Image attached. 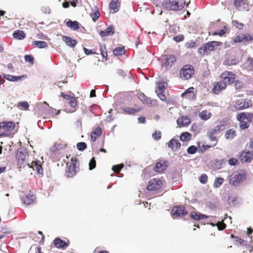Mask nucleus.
Wrapping results in <instances>:
<instances>
[{
	"instance_id": "44",
	"label": "nucleus",
	"mask_w": 253,
	"mask_h": 253,
	"mask_svg": "<svg viewBox=\"0 0 253 253\" xmlns=\"http://www.w3.org/2000/svg\"><path fill=\"white\" fill-rule=\"evenodd\" d=\"M100 51L103 58L107 60V52L106 47L103 45H100Z\"/></svg>"
},
{
	"instance_id": "51",
	"label": "nucleus",
	"mask_w": 253,
	"mask_h": 253,
	"mask_svg": "<svg viewBox=\"0 0 253 253\" xmlns=\"http://www.w3.org/2000/svg\"><path fill=\"white\" fill-rule=\"evenodd\" d=\"M226 29H227L226 27L224 26L223 29L220 30V31H219L218 32H217V31L214 32L213 33V35H215V36L219 35L220 36H221L223 35L224 34H225V33L226 32Z\"/></svg>"
},
{
	"instance_id": "27",
	"label": "nucleus",
	"mask_w": 253,
	"mask_h": 253,
	"mask_svg": "<svg viewBox=\"0 0 253 253\" xmlns=\"http://www.w3.org/2000/svg\"><path fill=\"white\" fill-rule=\"evenodd\" d=\"M90 16L94 22H95L98 19L100 16V13L99 12L98 8L97 6L94 5L92 8V11L90 13Z\"/></svg>"
},
{
	"instance_id": "6",
	"label": "nucleus",
	"mask_w": 253,
	"mask_h": 253,
	"mask_svg": "<svg viewBox=\"0 0 253 253\" xmlns=\"http://www.w3.org/2000/svg\"><path fill=\"white\" fill-rule=\"evenodd\" d=\"M157 86L155 89V92L159 98L163 101L166 100V97L164 94L165 84L164 83L159 82L157 83Z\"/></svg>"
},
{
	"instance_id": "26",
	"label": "nucleus",
	"mask_w": 253,
	"mask_h": 253,
	"mask_svg": "<svg viewBox=\"0 0 253 253\" xmlns=\"http://www.w3.org/2000/svg\"><path fill=\"white\" fill-rule=\"evenodd\" d=\"M2 76L6 80L13 82H17L25 78V76L24 75L20 76H15L10 75H6L4 74H2Z\"/></svg>"
},
{
	"instance_id": "53",
	"label": "nucleus",
	"mask_w": 253,
	"mask_h": 253,
	"mask_svg": "<svg viewBox=\"0 0 253 253\" xmlns=\"http://www.w3.org/2000/svg\"><path fill=\"white\" fill-rule=\"evenodd\" d=\"M18 106L23 107L25 110H28L29 105L27 101L20 102L18 103Z\"/></svg>"
},
{
	"instance_id": "58",
	"label": "nucleus",
	"mask_w": 253,
	"mask_h": 253,
	"mask_svg": "<svg viewBox=\"0 0 253 253\" xmlns=\"http://www.w3.org/2000/svg\"><path fill=\"white\" fill-rule=\"evenodd\" d=\"M243 34H241L234 38V42L235 43L243 42Z\"/></svg>"
},
{
	"instance_id": "42",
	"label": "nucleus",
	"mask_w": 253,
	"mask_h": 253,
	"mask_svg": "<svg viewBox=\"0 0 253 253\" xmlns=\"http://www.w3.org/2000/svg\"><path fill=\"white\" fill-rule=\"evenodd\" d=\"M191 137V134L188 132H182L180 136V139L182 141H188Z\"/></svg>"
},
{
	"instance_id": "37",
	"label": "nucleus",
	"mask_w": 253,
	"mask_h": 253,
	"mask_svg": "<svg viewBox=\"0 0 253 253\" xmlns=\"http://www.w3.org/2000/svg\"><path fill=\"white\" fill-rule=\"evenodd\" d=\"M66 24L68 27L75 31L78 30L79 28V23L76 21L69 20L67 22Z\"/></svg>"
},
{
	"instance_id": "38",
	"label": "nucleus",
	"mask_w": 253,
	"mask_h": 253,
	"mask_svg": "<svg viewBox=\"0 0 253 253\" xmlns=\"http://www.w3.org/2000/svg\"><path fill=\"white\" fill-rule=\"evenodd\" d=\"M32 44L35 47L39 48H44L47 47V43L44 41H34Z\"/></svg>"
},
{
	"instance_id": "50",
	"label": "nucleus",
	"mask_w": 253,
	"mask_h": 253,
	"mask_svg": "<svg viewBox=\"0 0 253 253\" xmlns=\"http://www.w3.org/2000/svg\"><path fill=\"white\" fill-rule=\"evenodd\" d=\"M96 167V162L94 158H92L89 163V169L92 170Z\"/></svg>"
},
{
	"instance_id": "8",
	"label": "nucleus",
	"mask_w": 253,
	"mask_h": 253,
	"mask_svg": "<svg viewBox=\"0 0 253 253\" xmlns=\"http://www.w3.org/2000/svg\"><path fill=\"white\" fill-rule=\"evenodd\" d=\"M252 102L249 100L239 99L235 102V107L237 110H243L251 106Z\"/></svg>"
},
{
	"instance_id": "46",
	"label": "nucleus",
	"mask_w": 253,
	"mask_h": 253,
	"mask_svg": "<svg viewBox=\"0 0 253 253\" xmlns=\"http://www.w3.org/2000/svg\"><path fill=\"white\" fill-rule=\"evenodd\" d=\"M86 144L85 142H79L77 144V149L81 151L84 150L86 148Z\"/></svg>"
},
{
	"instance_id": "33",
	"label": "nucleus",
	"mask_w": 253,
	"mask_h": 253,
	"mask_svg": "<svg viewBox=\"0 0 253 253\" xmlns=\"http://www.w3.org/2000/svg\"><path fill=\"white\" fill-rule=\"evenodd\" d=\"M138 98L143 104L147 105L152 104V101L151 100L150 98L146 97L143 93H139L138 94Z\"/></svg>"
},
{
	"instance_id": "29",
	"label": "nucleus",
	"mask_w": 253,
	"mask_h": 253,
	"mask_svg": "<svg viewBox=\"0 0 253 253\" xmlns=\"http://www.w3.org/2000/svg\"><path fill=\"white\" fill-rule=\"evenodd\" d=\"M35 199L36 198L34 195H26L21 198L22 202L26 205H30Z\"/></svg>"
},
{
	"instance_id": "16",
	"label": "nucleus",
	"mask_w": 253,
	"mask_h": 253,
	"mask_svg": "<svg viewBox=\"0 0 253 253\" xmlns=\"http://www.w3.org/2000/svg\"><path fill=\"white\" fill-rule=\"evenodd\" d=\"M15 127V124L13 122H1L0 123V129H3L4 131H10Z\"/></svg>"
},
{
	"instance_id": "22",
	"label": "nucleus",
	"mask_w": 253,
	"mask_h": 253,
	"mask_svg": "<svg viewBox=\"0 0 253 253\" xmlns=\"http://www.w3.org/2000/svg\"><path fill=\"white\" fill-rule=\"evenodd\" d=\"M62 40L66 43L67 46L71 47H75L77 44L76 40L73 39L68 36H63L62 37Z\"/></svg>"
},
{
	"instance_id": "54",
	"label": "nucleus",
	"mask_w": 253,
	"mask_h": 253,
	"mask_svg": "<svg viewBox=\"0 0 253 253\" xmlns=\"http://www.w3.org/2000/svg\"><path fill=\"white\" fill-rule=\"evenodd\" d=\"M152 137L154 139L159 140L161 138V132L160 131H155L152 134Z\"/></svg>"
},
{
	"instance_id": "10",
	"label": "nucleus",
	"mask_w": 253,
	"mask_h": 253,
	"mask_svg": "<svg viewBox=\"0 0 253 253\" xmlns=\"http://www.w3.org/2000/svg\"><path fill=\"white\" fill-rule=\"evenodd\" d=\"M71 161L72 163L70 164V165H68V163L67 164L68 166V169L66 170V175L68 177H72L76 173L75 166L76 162V158H72Z\"/></svg>"
},
{
	"instance_id": "18",
	"label": "nucleus",
	"mask_w": 253,
	"mask_h": 253,
	"mask_svg": "<svg viewBox=\"0 0 253 253\" xmlns=\"http://www.w3.org/2000/svg\"><path fill=\"white\" fill-rule=\"evenodd\" d=\"M167 167L166 161L160 160L156 163L154 169L158 172H162L167 169Z\"/></svg>"
},
{
	"instance_id": "11",
	"label": "nucleus",
	"mask_w": 253,
	"mask_h": 253,
	"mask_svg": "<svg viewBox=\"0 0 253 253\" xmlns=\"http://www.w3.org/2000/svg\"><path fill=\"white\" fill-rule=\"evenodd\" d=\"M234 5L240 11L248 10L249 4L246 0H234Z\"/></svg>"
},
{
	"instance_id": "19",
	"label": "nucleus",
	"mask_w": 253,
	"mask_h": 253,
	"mask_svg": "<svg viewBox=\"0 0 253 253\" xmlns=\"http://www.w3.org/2000/svg\"><path fill=\"white\" fill-rule=\"evenodd\" d=\"M191 123V120L187 116H182L179 117L177 120V124L180 126H184L188 125Z\"/></svg>"
},
{
	"instance_id": "45",
	"label": "nucleus",
	"mask_w": 253,
	"mask_h": 253,
	"mask_svg": "<svg viewBox=\"0 0 253 253\" xmlns=\"http://www.w3.org/2000/svg\"><path fill=\"white\" fill-rule=\"evenodd\" d=\"M243 42L253 41V35L243 34Z\"/></svg>"
},
{
	"instance_id": "5",
	"label": "nucleus",
	"mask_w": 253,
	"mask_h": 253,
	"mask_svg": "<svg viewBox=\"0 0 253 253\" xmlns=\"http://www.w3.org/2000/svg\"><path fill=\"white\" fill-rule=\"evenodd\" d=\"M162 181L158 179H153L148 183L147 189L149 191L159 190L162 186Z\"/></svg>"
},
{
	"instance_id": "40",
	"label": "nucleus",
	"mask_w": 253,
	"mask_h": 253,
	"mask_svg": "<svg viewBox=\"0 0 253 253\" xmlns=\"http://www.w3.org/2000/svg\"><path fill=\"white\" fill-rule=\"evenodd\" d=\"M241 116L239 117L240 118H244L249 123L253 122V114L252 113H241Z\"/></svg>"
},
{
	"instance_id": "7",
	"label": "nucleus",
	"mask_w": 253,
	"mask_h": 253,
	"mask_svg": "<svg viewBox=\"0 0 253 253\" xmlns=\"http://www.w3.org/2000/svg\"><path fill=\"white\" fill-rule=\"evenodd\" d=\"M171 214L174 217H182L187 214L188 212L184 207L179 206L175 207L172 209Z\"/></svg>"
},
{
	"instance_id": "43",
	"label": "nucleus",
	"mask_w": 253,
	"mask_h": 253,
	"mask_svg": "<svg viewBox=\"0 0 253 253\" xmlns=\"http://www.w3.org/2000/svg\"><path fill=\"white\" fill-rule=\"evenodd\" d=\"M224 178L222 177H217L215 179L213 186L215 188L219 187L224 182Z\"/></svg>"
},
{
	"instance_id": "2",
	"label": "nucleus",
	"mask_w": 253,
	"mask_h": 253,
	"mask_svg": "<svg viewBox=\"0 0 253 253\" xmlns=\"http://www.w3.org/2000/svg\"><path fill=\"white\" fill-rule=\"evenodd\" d=\"M185 2H182L181 0H169L163 2V5L166 9L170 10H179L182 9Z\"/></svg>"
},
{
	"instance_id": "12",
	"label": "nucleus",
	"mask_w": 253,
	"mask_h": 253,
	"mask_svg": "<svg viewBox=\"0 0 253 253\" xmlns=\"http://www.w3.org/2000/svg\"><path fill=\"white\" fill-rule=\"evenodd\" d=\"M253 159V154L250 151H243L240 155V160L242 163H250Z\"/></svg>"
},
{
	"instance_id": "17",
	"label": "nucleus",
	"mask_w": 253,
	"mask_h": 253,
	"mask_svg": "<svg viewBox=\"0 0 253 253\" xmlns=\"http://www.w3.org/2000/svg\"><path fill=\"white\" fill-rule=\"evenodd\" d=\"M169 147L173 151H177L180 147L181 144L175 138L171 139L168 143Z\"/></svg>"
},
{
	"instance_id": "4",
	"label": "nucleus",
	"mask_w": 253,
	"mask_h": 253,
	"mask_svg": "<svg viewBox=\"0 0 253 253\" xmlns=\"http://www.w3.org/2000/svg\"><path fill=\"white\" fill-rule=\"evenodd\" d=\"M194 74V70L193 67L189 65L184 66L180 71V77L185 80L191 78Z\"/></svg>"
},
{
	"instance_id": "28",
	"label": "nucleus",
	"mask_w": 253,
	"mask_h": 253,
	"mask_svg": "<svg viewBox=\"0 0 253 253\" xmlns=\"http://www.w3.org/2000/svg\"><path fill=\"white\" fill-rule=\"evenodd\" d=\"M240 60L235 57L228 58L224 61V65L226 66H232L238 64Z\"/></svg>"
},
{
	"instance_id": "35",
	"label": "nucleus",
	"mask_w": 253,
	"mask_h": 253,
	"mask_svg": "<svg viewBox=\"0 0 253 253\" xmlns=\"http://www.w3.org/2000/svg\"><path fill=\"white\" fill-rule=\"evenodd\" d=\"M25 36L24 32L21 30H16L13 33V38L19 40H23Z\"/></svg>"
},
{
	"instance_id": "59",
	"label": "nucleus",
	"mask_w": 253,
	"mask_h": 253,
	"mask_svg": "<svg viewBox=\"0 0 253 253\" xmlns=\"http://www.w3.org/2000/svg\"><path fill=\"white\" fill-rule=\"evenodd\" d=\"M216 225H217L218 229L219 230H222L226 227V224H224V223L218 222L217 224H216Z\"/></svg>"
},
{
	"instance_id": "36",
	"label": "nucleus",
	"mask_w": 253,
	"mask_h": 253,
	"mask_svg": "<svg viewBox=\"0 0 253 253\" xmlns=\"http://www.w3.org/2000/svg\"><path fill=\"white\" fill-rule=\"evenodd\" d=\"M218 132L216 131V129L213 127L208 131L207 135L211 141H215L216 140V137L215 135Z\"/></svg>"
},
{
	"instance_id": "25",
	"label": "nucleus",
	"mask_w": 253,
	"mask_h": 253,
	"mask_svg": "<svg viewBox=\"0 0 253 253\" xmlns=\"http://www.w3.org/2000/svg\"><path fill=\"white\" fill-rule=\"evenodd\" d=\"M121 109L126 114L132 115L136 113H137L138 112L140 111L141 109V108H134L127 106H124L122 107Z\"/></svg>"
},
{
	"instance_id": "62",
	"label": "nucleus",
	"mask_w": 253,
	"mask_h": 253,
	"mask_svg": "<svg viewBox=\"0 0 253 253\" xmlns=\"http://www.w3.org/2000/svg\"><path fill=\"white\" fill-rule=\"evenodd\" d=\"M235 241L237 243H239L240 245L242 246H244L245 245V241L243 239H240L238 237L236 238Z\"/></svg>"
},
{
	"instance_id": "60",
	"label": "nucleus",
	"mask_w": 253,
	"mask_h": 253,
	"mask_svg": "<svg viewBox=\"0 0 253 253\" xmlns=\"http://www.w3.org/2000/svg\"><path fill=\"white\" fill-rule=\"evenodd\" d=\"M194 90V87H191L188 88L185 91H184L181 95L182 97H184L185 95H186L188 93H190L193 92Z\"/></svg>"
},
{
	"instance_id": "61",
	"label": "nucleus",
	"mask_w": 253,
	"mask_h": 253,
	"mask_svg": "<svg viewBox=\"0 0 253 253\" xmlns=\"http://www.w3.org/2000/svg\"><path fill=\"white\" fill-rule=\"evenodd\" d=\"M42 11L45 14H49L50 12V9L48 6H43L42 9Z\"/></svg>"
},
{
	"instance_id": "48",
	"label": "nucleus",
	"mask_w": 253,
	"mask_h": 253,
	"mask_svg": "<svg viewBox=\"0 0 253 253\" xmlns=\"http://www.w3.org/2000/svg\"><path fill=\"white\" fill-rule=\"evenodd\" d=\"M197 151V148L194 145L189 147L187 149V152L189 154H194Z\"/></svg>"
},
{
	"instance_id": "24",
	"label": "nucleus",
	"mask_w": 253,
	"mask_h": 253,
	"mask_svg": "<svg viewBox=\"0 0 253 253\" xmlns=\"http://www.w3.org/2000/svg\"><path fill=\"white\" fill-rule=\"evenodd\" d=\"M241 116V114H238L236 116V118L238 121L240 122V128L241 129H245L247 128L249 126V122L243 117L242 119L239 118Z\"/></svg>"
},
{
	"instance_id": "49",
	"label": "nucleus",
	"mask_w": 253,
	"mask_h": 253,
	"mask_svg": "<svg viewBox=\"0 0 253 253\" xmlns=\"http://www.w3.org/2000/svg\"><path fill=\"white\" fill-rule=\"evenodd\" d=\"M208 180V176L206 174H202L199 177V181L201 183L205 184Z\"/></svg>"
},
{
	"instance_id": "21",
	"label": "nucleus",
	"mask_w": 253,
	"mask_h": 253,
	"mask_svg": "<svg viewBox=\"0 0 253 253\" xmlns=\"http://www.w3.org/2000/svg\"><path fill=\"white\" fill-rule=\"evenodd\" d=\"M120 3L117 0H112L109 5L110 12L112 13H114L118 11Z\"/></svg>"
},
{
	"instance_id": "20",
	"label": "nucleus",
	"mask_w": 253,
	"mask_h": 253,
	"mask_svg": "<svg viewBox=\"0 0 253 253\" xmlns=\"http://www.w3.org/2000/svg\"><path fill=\"white\" fill-rule=\"evenodd\" d=\"M54 246L58 249H64L69 246V243L63 241L59 238H55L53 241Z\"/></svg>"
},
{
	"instance_id": "15",
	"label": "nucleus",
	"mask_w": 253,
	"mask_h": 253,
	"mask_svg": "<svg viewBox=\"0 0 253 253\" xmlns=\"http://www.w3.org/2000/svg\"><path fill=\"white\" fill-rule=\"evenodd\" d=\"M162 59L164 61L163 66L167 67L169 66H171L175 61L176 58L173 55H165L162 56Z\"/></svg>"
},
{
	"instance_id": "55",
	"label": "nucleus",
	"mask_w": 253,
	"mask_h": 253,
	"mask_svg": "<svg viewBox=\"0 0 253 253\" xmlns=\"http://www.w3.org/2000/svg\"><path fill=\"white\" fill-rule=\"evenodd\" d=\"M238 163V160L236 158H231L228 160V164L230 166H236Z\"/></svg>"
},
{
	"instance_id": "57",
	"label": "nucleus",
	"mask_w": 253,
	"mask_h": 253,
	"mask_svg": "<svg viewBox=\"0 0 253 253\" xmlns=\"http://www.w3.org/2000/svg\"><path fill=\"white\" fill-rule=\"evenodd\" d=\"M35 169L37 170L38 173L41 174L42 172V168L41 165L40 164H39V163H35Z\"/></svg>"
},
{
	"instance_id": "32",
	"label": "nucleus",
	"mask_w": 253,
	"mask_h": 253,
	"mask_svg": "<svg viewBox=\"0 0 253 253\" xmlns=\"http://www.w3.org/2000/svg\"><path fill=\"white\" fill-rule=\"evenodd\" d=\"M102 130L100 127H97L91 134V139L93 142L95 141L96 139L101 135Z\"/></svg>"
},
{
	"instance_id": "41",
	"label": "nucleus",
	"mask_w": 253,
	"mask_h": 253,
	"mask_svg": "<svg viewBox=\"0 0 253 253\" xmlns=\"http://www.w3.org/2000/svg\"><path fill=\"white\" fill-rule=\"evenodd\" d=\"M125 53V49L124 47H117L113 50V54L115 56H121L124 54Z\"/></svg>"
},
{
	"instance_id": "9",
	"label": "nucleus",
	"mask_w": 253,
	"mask_h": 253,
	"mask_svg": "<svg viewBox=\"0 0 253 253\" xmlns=\"http://www.w3.org/2000/svg\"><path fill=\"white\" fill-rule=\"evenodd\" d=\"M220 77L226 84H232L235 81L236 75L231 72L225 71L220 75Z\"/></svg>"
},
{
	"instance_id": "39",
	"label": "nucleus",
	"mask_w": 253,
	"mask_h": 253,
	"mask_svg": "<svg viewBox=\"0 0 253 253\" xmlns=\"http://www.w3.org/2000/svg\"><path fill=\"white\" fill-rule=\"evenodd\" d=\"M236 132L234 129H229L227 130L225 134V137L227 139H233L236 136Z\"/></svg>"
},
{
	"instance_id": "56",
	"label": "nucleus",
	"mask_w": 253,
	"mask_h": 253,
	"mask_svg": "<svg viewBox=\"0 0 253 253\" xmlns=\"http://www.w3.org/2000/svg\"><path fill=\"white\" fill-rule=\"evenodd\" d=\"M24 58L26 62H29L31 64H34V58L32 55H26Z\"/></svg>"
},
{
	"instance_id": "23",
	"label": "nucleus",
	"mask_w": 253,
	"mask_h": 253,
	"mask_svg": "<svg viewBox=\"0 0 253 253\" xmlns=\"http://www.w3.org/2000/svg\"><path fill=\"white\" fill-rule=\"evenodd\" d=\"M114 28L113 26L110 25L107 29L101 31L99 32V35L102 37H104L107 36H110L114 34Z\"/></svg>"
},
{
	"instance_id": "52",
	"label": "nucleus",
	"mask_w": 253,
	"mask_h": 253,
	"mask_svg": "<svg viewBox=\"0 0 253 253\" xmlns=\"http://www.w3.org/2000/svg\"><path fill=\"white\" fill-rule=\"evenodd\" d=\"M214 128L216 129V131L218 133L220 131L223 130L225 128V126L223 123H221L220 125L214 126Z\"/></svg>"
},
{
	"instance_id": "3",
	"label": "nucleus",
	"mask_w": 253,
	"mask_h": 253,
	"mask_svg": "<svg viewBox=\"0 0 253 253\" xmlns=\"http://www.w3.org/2000/svg\"><path fill=\"white\" fill-rule=\"evenodd\" d=\"M221 42L217 41H211L208 42L203 44L198 49V52L200 54H208L211 51L215 50V47L220 45Z\"/></svg>"
},
{
	"instance_id": "14",
	"label": "nucleus",
	"mask_w": 253,
	"mask_h": 253,
	"mask_svg": "<svg viewBox=\"0 0 253 253\" xmlns=\"http://www.w3.org/2000/svg\"><path fill=\"white\" fill-rule=\"evenodd\" d=\"M26 157V155L24 152L22 150L18 151L16 155V158L17 162V166L19 168L24 167Z\"/></svg>"
},
{
	"instance_id": "30",
	"label": "nucleus",
	"mask_w": 253,
	"mask_h": 253,
	"mask_svg": "<svg viewBox=\"0 0 253 253\" xmlns=\"http://www.w3.org/2000/svg\"><path fill=\"white\" fill-rule=\"evenodd\" d=\"M190 217L192 219L197 220L208 218V216L206 215L202 214L195 211H192L190 213Z\"/></svg>"
},
{
	"instance_id": "34",
	"label": "nucleus",
	"mask_w": 253,
	"mask_h": 253,
	"mask_svg": "<svg viewBox=\"0 0 253 253\" xmlns=\"http://www.w3.org/2000/svg\"><path fill=\"white\" fill-rule=\"evenodd\" d=\"M69 104H70V106L71 107L72 109L71 110H69L68 109H66V111L68 113H73L75 112L76 110V106L77 105L76 99L75 97H72L71 98L70 100H69Z\"/></svg>"
},
{
	"instance_id": "31",
	"label": "nucleus",
	"mask_w": 253,
	"mask_h": 253,
	"mask_svg": "<svg viewBox=\"0 0 253 253\" xmlns=\"http://www.w3.org/2000/svg\"><path fill=\"white\" fill-rule=\"evenodd\" d=\"M211 114L207 110H203L199 114V116L202 120L207 121L211 117Z\"/></svg>"
},
{
	"instance_id": "64",
	"label": "nucleus",
	"mask_w": 253,
	"mask_h": 253,
	"mask_svg": "<svg viewBox=\"0 0 253 253\" xmlns=\"http://www.w3.org/2000/svg\"><path fill=\"white\" fill-rule=\"evenodd\" d=\"M183 39H184V37L182 35L178 36L173 37V40L177 42L182 41L183 40Z\"/></svg>"
},
{
	"instance_id": "13",
	"label": "nucleus",
	"mask_w": 253,
	"mask_h": 253,
	"mask_svg": "<svg viewBox=\"0 0 253 253\" xmlns=\"http://www.w3.org/2000/svg\"><path fill=\"white\" fill-rule=\"evenodd\" d=\"M227 84L225 81H221L216 82L214 84V87L212 89V91L214 93L218 94L221 91L225 89L226 87Z\"/></svg>"
},
{
	"instance_id": "47",
	"label": "nucleus",
	"mask_w": 253,
	"mask_h": 253,
	"mask_svg": "<svg viewBox=\"0 0 253 253\" xmlns=\"http://www.w3.org/2000/svg\"><path fill=\"white\" fill-rule=\"evenodd\" d=\"M124 167L123 164L113 166L112 169L116 173H118L121 169Z\"/></svg>"
},
{
	"instance_id": "1",
	"label": "nucleus",
	"mask_w": 253,
	"mask_h": 253,
	"mask_svg": "<svg viewBox=\"0 0 253 253\" xmlns=\"http://www.w3.org/2000/svg\"><path fill=\"white\" fill-rule=\"evenodd\" d=\"M247 176V172L245 169L235 171L229 176V183L234 186H238L246 179Z\"/></svg>"
},
{
	"instance_id": "63",
	"label": "nucleus",
	"mask_w": 253,
	"mask_h": 253,
	"mask_svg": "<svg viewBox=\"0 0 253 253\" xmlns=\"http://www.w3.org/2000/svg\"><path fill=\"white\" fill-rule=\"evenodd\" d=\"M234 25L235 27L239 29H242L243 28V24L242 23H238L237 21L233 22Z\"/></svg>"
}]
</instances>
